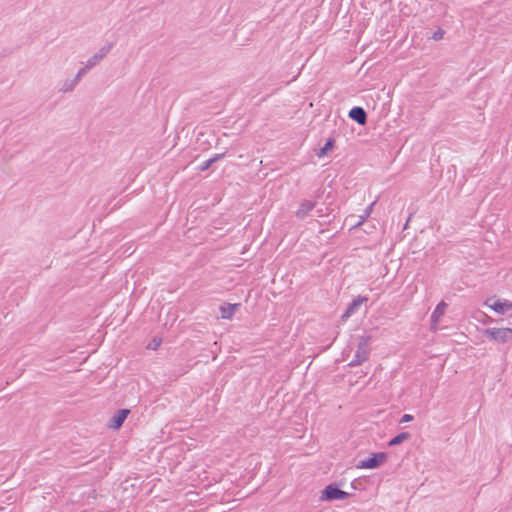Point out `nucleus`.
Listing matches in <instances>:
<instances>
[{"instance_id": "4", "label": "nucleus", "mask_w": 512, "mask_h": 512, "mask_svg": "<svg viewBox=\"0 0 512 512\" xmlns=\"http://www.w3.org/2000/svg\"><path fill=\"white\" fill-rule=\"evenodd\" d=\"M387 459V455L384 452L373 454L371 457L362 460L357 465V468L361 469H375L384 463Z\"/></svg>"}, {"instance_id": "3", "label": "nucleus", "mask_w": 512, "mask_h": 512, "mask_svg": "<svg viewBox=\"0 0 512 512\" xmlns=\"http://www.w3.org/2000/svg\"><path fill=\"white\" fill-rule=\"evenodd\" d=\"M350 496V493L341 490L337 484H329L323 489L320 499L322 501H334L344 500Z\"/></svg>"}, {"instance_id": "21", "label": "nucleus", "mask_w": 512, "mask_h": 512, "mask_svg": "<svg viewBox=\"0 0 512 512\" xmlns=\"http://www.w3.org/2000/svg\"><path fill=\"white\" fill-rule=\"evenodd\" d=\"M414 419L413 415L411 414H404L402 416V418L400 419V423H406V422H410Z\"/></svg>"}, {"instance_id": "8", "label": "nucleus", "mask_w": 512, "mask_h": 512, "mask_svg": "<svg viewBox=\"0 0 512 512\" xmlns=\"http://www.w3.org/2000/svg\"><path fill=\"white\" fill-rule=\"evenodd\" d=\"M348 116L354 120L356 123H358L359 125H365L366 122H367V113L366 111L360 107V106H355L353 107L349 113H348Z\"/></svg>"}, {"instance_id": "15", "label": "nucleus", "mask_w": 512, "mask_h": 512, "mask_svg": "<svg viewBox=\"0 0 512 512\" xmlns=\"http://www.w3.org/2000/svg\"><path fill=\"white\" fill-rule=\"evenodd\" d=\"M335 140L333 138H328L325 145L317 152V156L319 158L325 156L329 150L334 147Z\"/></svg>"}, {"instance_id": "20", "label": "nucleus", "mask_w": 512, "mask_h": 512, "mask_svg": "<svg viewBox=\"0 0 512 512\" xmlns=\"http://www.w3.org/2000/svg\"><path fill=\"white\" fill-rule=\"evenodd\" d=\"M225 155H226V152L215 154L213 157H211L213 164L216 163L217 161L223 159L225 157Z\"/></svg>"}, {"instance_id": "14", "label": "nucleus", "mask_w": 512, "mask_h": 512, "mask_svg": "<svg viewBox=\"0 0 512 512\" xmlns=\"http://www.w3.org/2000/svg\"><path fill=\"white\" fill-rule=\"evenodd\" d=\"M410 434L408 432H401L395 437H393L389 442V446H396L401 444L403 441L408 440L410 438Z\"/></svg>"}, {"instance_id": "12", "label": "nucleus", "mask_w": 512, "mask_h": 512, "mask_svg": "<svg viewBox=\"0 0 512 512\" xmlns=\"http://www.w3.org/2000/svg\"><path fill=\"white\" fill-rule=\"evenodd\" d=\"M446 307H447V304L443 301L440 302L436 306V308L434 309V311L431 314V322L432 323H437L439 321V319L444 315Z\"/></svg>"}, {"instance_id": "11", "label": "nucleus", "mask_w": 512, "mask_h": 512, "mask_svg": "<svg viewBox=\"0 0 512 512\" xmlns=\"http://www.w3.org/2000/svg\"><path fill=\"white\" fill-rule=\"evenodd\" d=\"M495 312L504 314L505 312L512 309V303L508 300H496L494 304L490 306Z\"/></svg>"}, {"instance_id": "7", "label": "nucleus", "mask_w": 512, "mask_h": 512, "mask_svg": "<svg viewBox=\"0 0 512 512\" xmlns=\"http://www.w3.org/2000/svg\"><path fill=\"white\" fill-rule=\"evenodd\" d=\"M316 206V202L310 200H302L300 202L298 210L295 212V215L298 219H305L309 212L312 211Z\"/></svg>"}, {"instance_id": "18", "label": "nucleus", "mask_w": 512, "mask_h": 512, "mask_svg": "<svg viewBox=\"0 0 512 512\" xmlns=\"http://www.w3.org/2000/svg\"><path fill=\"white\" fill-rule=\"evenodd\" d=\"M444 34H445V31L441 28H439L437 31H435L433 33V35L431 36V38L435 41H439L441 39H443L444 37Z\"/></svg>"}, {"instance_id": "13", "label": "nucleus", "mask_w": 512, "mask_h": 512, "mask_svg": "<svg viewBox=\"0 0 512 512\" xmlns=\"http://www.w3.org/2000/svg\"><path fill=\"white\" fill-rule=\"evenodd\" d=\"M77 84L78 82L75 80V78L67 79L62 82L59 91L63 93L73 91Z\"/></svg>"}, {"instance_id": "9", "label": "nucleus", "mask_w": 512, "mask_h": 512, "mask_svg": "<svg viewBox=\"0 0 512 512\" xmlns=\"http://www.w3.org/2000/svg\"><path fill=\"white\" fill-rule=\"evenodd\" d=\"M130 410L128 409H121L119 410L111 419L109 423V427L112 429H119L127 416L129 415Z\"/></svg>"}, {"instance_id": "1", "label": "nucleus", "mask_w": 512, "mask_h": 512, "mask_svg": "<svg viewBox=\"0 0 512 512\" xmlns=\"http://www.w3.org/2000/svg\"><path fill=\"white\" fill-rule=\"evenodd\" d=\"M371 337L370 336H361L358 341L357 349L355 351V355L353 359L348 364L350 367H356L368 360L370 349Z\"/></svg>"}, {"instance_id": "10", "label": "nucleus", "mask_w": 512, "mask_h": 512, "mask_svg": "<svg viewBox=\"0 0 512 512\" xmlns=\"http://www.w3.org/2000/svg\"><path fill=\"white\" fill-rule=\"evenodd\" d=\"M241 304H230L224 303L220 306V314L222 319H231L236 312L240 308Z\"/></svg>"}, {"instance_id": "6", "label": "nucleus", "mask_w": 512, "mask_h": 512, "mask_svg": "<svg viewBox=\"0 0 512 512\" xmlns=\"http://www.w3.org/2000/svg\"><path fill=\"white\" fill-rule=\"evenodd\" d=\"M367 301H368V298L365 296H357L356 298H354L352 300V302L348 305L346 311L343 313L342 319H347V318L351 317L352 315H354L355 313H357L360 306L364 302H367Z\"/></svg>"}, {"instance_id": "5", "label": "nucleus", "mask_w": 512, "mask_h": 512, "mask_svg": "<svg viewBox=\"0 0 512 512\" xmlns=\"http://www.w3.org/2000/svg\"><path fill=\"white\" fill-rule=\"evenodd\" d=\"M112 47L113 44L108 43L107 45L100 48L97 53H95L86 61L87 68L92 69L94 66H96L110 52Z\"/></svg>"}, {"instance_id": "19", "label": "nucleus", "mask_w": 512, "mask_h": 512, "mask_svg": "<svg viewBox=\"0 0 512 512\" xmlns=\"http://www.w3.org/2000/svg\"><path fill=\"white\" fill-rule=\"evenodd\" d=\"M212 165H213V162H212V160H211V158H210V159H208V160L204 161V162H203V163L198 167V169H199L200 171H206V170H208Z\"/></svg>"}, {"instance_id": "2", "label": "nucleus", "mask_w": 512, "mask_h": 512, "mask_svg": "<svg viewBox=\"0 0 512 512\" xmlns=\"http://www.w3.org/2000/svg\"><path fill=\"white\" fill-rule=\"evenodd\" d=\"M483 334L497 343H507L512 340L511 328H487Z\"/></svg>"}, {"instance_id": "17", "label": "nucleus", "mask_w": 512, "mask_h": 512, "mask_svg": "<svg viewBox=\"0 0 512 512\" xmlns=\"http://www.w3.org/2000/svg\"><path fill=\"white\" fill-rule=\"evenodd\" d=\"M90 70V68H87V65L85 64V66L83 68H81L78 73L76 74V76L74 77L75 80L79 83L80 80L82 79V77L87 73V71Z\"/></svg>"}, {"instance_id": "22", "label": "nucleus", "mask_w": 512, "mask_h": 512, "mask_svg": "<svg viewBox=\"0 0 512 512\" xmlns=\"http://www.w3.org/2000/svg\"><path fill=\"white\" fill-rule=\"evenodd\" d=\"M161 343V340H156V339H153V343L149 344L148 348H151V349H157V347L160 345Z\"/></svg>"}, {"instance_id": "16", "label": "nucleus", "mask_w": 512, "mask_h": 512, "mask_svg": "<svg viewBox=\"0 0 512 512\" xmlns=\"http://www.w3.org/2000/svg\"><path fill=\"white\" fill-rule=\"evenodd\" d=\"M374 203H372L370 206H368L366 209H365V212H364V215L360 216V220L359 222H357L355 224V227H359L361 226L364 221L366 220L367 217H369L371 211H372V207H373Z\"/></svg>"}]
</instances>
